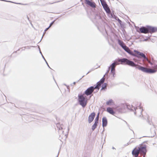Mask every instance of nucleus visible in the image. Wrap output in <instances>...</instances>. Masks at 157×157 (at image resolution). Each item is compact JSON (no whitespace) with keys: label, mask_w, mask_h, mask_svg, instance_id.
I'll return each instance as SVG.
<instances>
[{"label":"nucleus","mask_w":157,"mask_h":157,"mask_svg":"<svg viewBox=\"0 0 157 157\" xmlns=\"http://www.w3.org/2000/svg\"><path fill=\"white\" fill-rule=\"evenodd\" d=\"M106 104L107 105H114V102L112 100L110 99L106 102Z\"/></svg>","instance_id":"17"},{"label":"nucleus","mask_w":157,"mask_h":157,"mask_svg":"<svg viewBox=\"0 0 157 157\" xmlns=\"http://www.w3.org/2000/svg\"><path fill=\"white\" fill-rule=\"evenodd\" d=\"M119 63H118L117 62H115L113 63L110 66V67H111V71L112 73H113L114 72L116 66Z\"/></svg>","instance_id":"12"},{"label":"nucleus","mask_w":157,"mask_h":157,"mask_svg":"<svg viewBox=\"0 0 157 157\" xmlns=\"http://www.w3.org/2000/svg\"><path fill=\"white\" fill-rule=\"evenodd\" d=\"M139 32L145 34L148 33V26L147 27H142L139 29Z\"/></svg>","instance_id":"8"},{"label":"nucleus","mask_w":157,"mask_h":157,"mask_svg":"<svg viewBox=\"0 0 157 157\" xmlns=\"http://www.w3.org/2000/svg\"><path fill=\"white\" fill-rule=\"evenodd\" d=\"M98 123L97 122H95L94 123L92 127V129L94 130L97 127V126L98 124Z\"/></svg>","instance_id":"19"},{"label":"nucleus","mask_w":157,"mask_h":157,"mask_svg":"<svg viewBox=\"0 0 157 157\" xmlns=\"http://www.w3.org/2000/svg\"><path fill=\"white\" fill-rule=\"evenodd\" d=\"M74 83L75 84V82H74Z\"/></svg>","instance_id":"28"},{"label":"nucleus","mask_w":157,"mask_h":157,"mask_svg":"<svg viewBox=\"0 0 157 157\" xmlns=\"http://www.w3.org/2000/svg\"><path fill=\"white\" fill-rule=\"evenodd\" d=\"M85 3L86 4L92 8H95L96 7V5L95 3L94 2H91L89 0H86Z\"/></svg>","instance_id":"10"},{"label":"nucleus","mask_w":157,"mask_h":157,"mask_svg":"<svg viewBox=\"0 0 157 157\" xmlns=\"http://www.w3.org/2000/svg\"><path fill=\"white\" fill-rule=\"evenodd\" d=\"M106 111L110 114L114 115L115 112L114 111L113 108L111 107H108L106 109Z\"/></svg>","instance_id":"13"},{"label":"nucleus","mask_w":157,"mask_h":157,"mask_svg":"<svg viewBox=\"0 0 157 157\" xmlns=\"http://www.w3.org/2000/svg\"><path fill=\"white\" fill-rule=\"evenodd\" d=\"M132 67H136V68L138 69L139 70L141 71L144 72L145 67L141 66L138 64H136L135 63L134 66H132Z\"/></svg>","instance_id":"14"},{"label":"nucleus","mask_w":157,"mask_h":157,"mask_svg":"<svg viewBox=\"0 0 157 157\" xmlns=\"http://www.w3.org/2000/svg\"><path fill=\"white\" fill-rule=\"evenodd\" d=\"M99 114H100V113L99 112L98 114H97V116H98V117H99Z\"/></svg>","instance_id":"25"},{"label":"nucleus","mask_w":157,"mask_h":157,"mask_svg":"<svg viewBox=\"0 0 157 157\" xmlns=\"http://www.w3.org/2000/svg\"><path fill=\"white\" fill-rule=\"evenodd\" d=\"M54 22V21H53L50 24L49 27L47 29H46L45 30V31H47L50 27H51V26L52 25V24H53Z\"/></svg>","instance_id":"22"},{"label":"nucleus","mask_w":157,"mask_h":157,"mask_svg":"<svg viewBox=\"0 0 157 157\" xmlns=\"http://www.w3.org/2000/svg\"><path fill=\"white\" fill-rule=\"evenodd\" d=\"M99 120V117H98V116H97L96 118L95 119V122H97L98 123Z\"/></svg>","instance_id":"23"},{"label":"nucleus","mask_w":157,"mask_h":157,"mask_svg":"<svg viewBox=\"0 0 157 157\" xmlns=\"http://www.w3.org/2000/svg\"><path fill=\"white\" fill-rule=\"evenodd\" d=\"M118 61L121 62V64H127L130 66H134L135 65V63L133 62L126 58L119 59Z\"/></svg>","instance_id":"4"},{"label":"nucleus","mask_w":157,"mask_h":157,"mask_svg":"<svg viewBox=\"0 0 157 157\" xmlns=\"http://www.w3.org/2000/svg\"><path fill=\"white\" fill-rule=\"evenodd\" d=\"M154 68L155 69H157V65L155 66Z\"/></svg>","instance_id":"26"},{"label":"nucleus","mask_w":157,"mask_h":157,"mask_svg":"<svg viewBox=\"0 0 157 157\" xmlns=\"http://www.w3.org/2000/svg\"><path fill=\"white\" fill-rule=\"evenodd\" d=\"M87 101V98L85 94L79 96V103L83 108L86 106Z\"/></svg>","instance_id":"3"},{"label":"nucleus","mask_w":157,"mask_h":157,"mask_svg":"<svg viewBox=\"0 0 157 157\" xmlns=\"http://www.w3.org/2000/svg\"><path fill=\"white\" fill-rule=\"evenodd\" d=\"M123 48L127 52L129 53V54H131L132 55V52L130 50V49L128 47H127L126 46H124V47Z\"/></svg>","instance_id":"16"},{"label":"nucleus","mask_w":157,"mask_h":157,"mask_svg":"<svg viewBox=\"0 0 157 157\" xmlns=\"http://www.w3.org/2000/svg\"><path fill=\"white\" fill-rule=\"evenodd\" d=\"M107 124V121L106 118L104 117L102 118V126L103 127L106 126Z\"/></svg>","instance_id":"15"},{"label":"nucleus","mask_w":157,"mask_h":157,"mask_svg":"<svg viewBox=\"0 0 157 157\" xmlns=\"http://www.w3.org/2000/svg\"><path fill=\"white\" fill-rule=\"evenodd\" d=\"M156 71L157 70L155 69H151L145 67L144 72L149 73H153L156 72Z\"/></svg>","instance_id":"9"},{"label":"nucleus","mask_w":157,"mask_h":157,"mask_svg":"<svg viewBox=\"0 0 157 157\" xmlns=\"http://www.w3.org/2000/svg\"><path fill=\"white\" fill-rule=\"evenodd\" d=\"M148 33H152L157 31V28L148 26Z\"/></svg>","instance_id":"7"},{"label":"nucleus","mask_w":157,"mask_h":157,"mask_svg":"<svg viewBox=\"0 0 157 157\" xmlns=\"http://www.w3.org/2000/svg\"><path fill=\"white\" fill-rule=\"evenodd\" d=\"M146 146L145 145L140 144L136 147L132 151V154L134 157H137L139 153H144L146 152Z\"/></svg>","instance_id":"1"},{"label":"nucleus","mask_w":157,"mask_h":157,"mask_svg":"<svg viewBox=\"0 0 157 157\" xmlns=\"http://www.w3.org/2000/svg\"><path fill=\"white\" fill-rule=\"evenodd\" d=\"M100 1L106 13H110V10L105 1L104 0H100Z\"/></svg>","instance_id":"5"},{"label":"nucleus","mask_w":157,"mask_h":157,"mask_svg":"<svg viewBox=\"0 0 157 157\" xmlns=\"http://www.w3.org/2000/svg\"><path fill=\"white\" fill-rule=\"evenodd\" d=\"M107 85V84L105 83L103 84L102 86L101 90L105 89L106 88Z\"/></svg>","instance_id":"21"},{"label":"nucleus","mask_w":157,"mask_h":157,"mask_svg":"<svg viewBox=\"0 0 157 157\" xmlns=\"http://www.w3.org/2000/svg\"><path fill=\"white\" fill-rule=\"evenodd\" d=\"M134 52L136 53V56L138 57H139L140 56L142 57H143L144 59H146L147 60L151 65L152 64V63L147 58H146L145 56V55L142 53L140 52H139L137 51H134Z\"/></svg>","instance_id":"6"},{"label":"nucleus","mask_w":157,"mask_h":157,"mask_svg":"<svg viewBox=\"0 0 157 157\" xmlns=\"http://www.w3.org/2000/svg\"><path fill=\"white\" fill-rule=\"evenodd\" d=\"M118 42L119 44L123 48L124 47V46H126L125 44L121 40H119Z\"/></svg>","instance_id":"18"},{"label":"nucleus","mask_w":157,"mask_h":157,"mask_svg":"<svg viewBox=\"0 0 157 157\" xmlns=\"http://www.w3.org/2000/svg\"><path fill=\"white\" fill-rule=\"evenodd\" d=\"M63 0H61L60 1L58 2H60L62 1H63Z\"/></svg>","instance_id":"27"},{"label":"nucleus","mask_w":157,"mask_h":157,"mask_svg":"<svg viewBox=\"0 0 157 157\" xmlns=\"http://www.w3.org/2000/svg\"><path fill=\"white\" fill-rule=\"evenodd\" d=\"M95 116V113L94 112L91 113L88 117V121L89 123L92 122Z\"/></svg>","instance_id":"11"},{"label":"nucleus","mask_w":157,"mask_h":157,"mask_svg":"<svg viewBox=\"0 0 157 157\" xmlns=\"http://www.w3.org/2000/svg\"><path fill=\"white\" fill-rule=\"evenodd\" d=\"M105 78L104 77H103L97 83V85L95 87L93 86H91L88 88L85 91V94L86 95H89L91 94L94 91L95 89H97L98 90L99 89V88L101 84H103L104 82Z\"/></svg>","instance_id":"2"},{"label":"nucleus","mask_w":157,"mask_h":157,"mask_svg":"<svg viewBox=\"0 0 157 157\" xmlns=\"http://www.w3.org/2000/svg\"><path fill=\"white\" fill-rule=\"evenodd\" d=\"M147 151V149H146V152H145V154H144V153H142L141 154L143 155V157H145Z\"/></svg>","instance_id":"24"},{"label":"nucleus","mask_w":157,"mask_h":157,"mask_svg":"<svg viewBox=\"0 0 157 157\" xmlns=\"http://www.w3.org/2000/svg\"><path fill=\"white\" fill-rule=\"evenodd\" d=\"M57 127L59 128V129H63V125H60V124L58 123L56 124Z\"/></svg>","instance_id":"20"}]
</instances>
